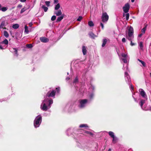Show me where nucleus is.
I'll return each instance as SVG.
<instances>
[{
  "mask_svg": "<svg viewBox=\"0 0 151 151\" xmlns=\"http://www.w3.org/2000/svg\"><path fill=\"white\" fill-rule=\"evenodd\" d=\"M55 95V91L53 90L51 92L49 91L47 93L45 99L43 100L41 105V109L44 111H46L51 107V105L53 103V100L49 99L47 97H54Z\"/></svg>",
  "mask_w": 151,
  "mask_h": 151,
  "instance_id": "nucleus-1",
  "label": "nucleus"
},
{
  "mask_svg": "<svg viewBox=\"0 0 151 151\" xmlns=\"http://www.w3.org/2000/svg\"><path fill=\"white\" fill-rule=\"evenodd\" d=\"M126 38L129 41H130V45L131 46H133L135 45V44L132 42V40L134 38L133 29L130 27L128 29V32H126Z\"/></svg>",
  "mask_w": 151,
  "mask_h": 151,
  "instance_id": "nucleus-2",
  "label": "nucleus"
},
{
  "mask_svg": "<svg viewBox=\"0 0 151 151\" xmlns=\"http://www.w3.org/2000/svg\"><path fill=\"white\" fill-rule=\"evenodd\" d=\"M42 120V117L40 115L36 116L34 120V125L36 128L39 127L40 125Z\"/></svg>",
  "mask_w": 151,
  "mask_h": 151,
  "instance_id": "nucleus-3",
  "label": "nucleus"
},
{
  "mask_svg": "<svg viewBox=\"0 0 151 151\" xmlns=\"http://www.w3.org/2000/svg\"><path fill=\"white\" fill-rule=\"evenodd\" d=\"M125 78L127 83L130 85V88L133 90L134 88L132 84H131V80L127 72H125L124 73Z\"/></svg>",
  "mask_w": 151,
  "mask_h": 151,
  "instance_id": "nucleus-4",
  "label": "nucleus"
},
{
  "mask_svg": "<svg viewBox=\"0 0 151 151\" xmlns=\"http://www.w3.org/2000/svg\"><path fill=\"white\" fill-rule=\"evenodd\" d=\"M121 55L122 58H121L119 57L120 60L123 61L124 63H127V61L129 59V58L127 55V54L123 53ZM119 56L120 57L119 55Z\"/></svg>",
  "mask_w": 151,
  "mask_h": 151,
  "instance_id": "nucleus-5",
  "label": "nucleus"
},
{
  "mask_svg": "<svg viewBox=\"0 0 151 151\" xmlns=\"http://www.w3.org/2000/svg\"><path fill=\"white\" fill-rule=\"evenodd\" d=\"M102 21L104 23H106L108 20L109 16L106 12H103L101 16Z\"/></svg>",
  "mask_w": 151,
  "mask_h": 151,
  "instance_id": "nucleus-6",
  "label": "nucleus"
},
{
  "mask_svg": "<svg viewBox=\"0 0 151 151\" xmlns=\"http://www.w3.org/2000/svg\"><path fill=\"white\" fill-rule=\"evenodd\" d=\"M87 99H84L81 100L80 101L79 107L81 108H83L85 106L87 102Z\"/></svg>",
  "mask_w": 151,
  "mask_h": 151,
  "instance_id": "nucleus-7",
  "label": "nucleus"
},
{
  "mask_svg": "<svg viewBox=\"0 0 151 151\" xmlns=\"http://www.w3.org/2000/svg\"><path fill=\"white\" fill-rule=\"evenodd\" d=\"M130 8V5L128 3L125 4L123 7V9L124 13H127L129 12Z\"/></svg>",
  "mask_w": 151,
  "mask_h": 151,
  "instance_id": "nucleus-8",
  "label": "nucleus"
},
{
  "mask_svg": "<svg viewBox=\"0 0 151 151\" xmlns=\"http://www.w3.org/2000/svg\"><path fill=\"white\" fill-rule=\"evenodd\" d=\"M139 91L142 97L147 100V96L144 91L142 89L140 88L139 89Z\"/></svg>",
  "mask_w": 151,
  "mask_h": 151,
  "instance_id": "nucleus-9",
  "label": "nucleus"
},
{
  "mask_svg": "<svg viewBox=\"0 0 151 151\" xmlns=\"http://www.w3.org/2000/svg\"><path fill=\"white\" fill-rule=\"evenodd\" d=\"M9 24L8 20H5L2 21L0 25V29L1 28H3L4 27H5L7 25Z\"/></svg>",
  "mask_w": 151,
  "mask_h": 151,
  "instance_id": "nucleus-10",
  "label": "nucleus"
},
{
  "mask_svg": "<svg viewBox=\"0 0 151 151\" xmlns=\"http://www.w3.org/2000/svg\"><path fill=\"white\" fill-rule=\"evenodd\" d=\"M40 5L41 7L43 9L45 12H46L47 11L48 8L44 5V1H42L41 2Z\"/></svg>",
  "mask_w": 151,
  "mask_h": 151,
  "instance_id": "nucleus-11",
  "label": "nucleus"
},
{
  "mask_svg": "<svg viewBox=\"0 0 151 151\" xmlns=\"http://www.w3.org/2000/svg\"><path fill=\"white\" fill-rule=\"evenodd\" d=\"M145 100L143 99H141V100L140 102L139 103V104L141 108L144 110V109H147V108L146 107H143V104L145 103Z\"/></svg>",
  "mask_w": 151,
  "mask_h": 151,
  "instance_id": "nucleus-12",
  "label": "nucleus"
},
{
  "mask_svg": "<svg viewBox=\"0 0 151 151\" xmlns=\"http://www.w3.org/2000/svg\"><path fill=\"white\" fill-rule=\"evenodd\" d=\"M40 41L43 42H46L48 41V39L45 37H41L40 38Z\"/></svg>",
  "mask_w": 151,
  "mask_h": 151,
  "instance_id": "nucleus-13",
  "label": "nucleus"
},
{
  "mask_svg": "<svg viewBox=\"0 0 151 151\" xmlns=\"http://www.w3.org/2000/svg\"><path fill=\"white\" fill-rule=\"evenodd\" d=\"M11 50L12 52H13L14 53L15 56H17L18 54L17 53V50L16 48H12L11 49Z\"/></svg>",
  "mask_w": 151,
  "mask_h": 151,
  "instance_id": "nucleus-14",
  "label": "nucleus"
},
{
  "mask_svg": "<svg viewBox=\"0 0 151 151\" xmlns=\"http://www.w3.org/2000/svg\"><path fill=\"white\" fill-rule=\"evenodd\" d=\"M54 13L57 16H59L60 15H62V12L61 10H59L58 11H55Z\"/></svg>",
  "mask_w": 151,
  "mask_h": 151,
  "instance_id": "nucleus-15",
  "label": "nucleus"
},
{
  "mask_svg": "<svg viewBox=\"0 0 151 151\" xmlns=\"http://www.w3.org/2000/svg\"><path fill=\"white\" fill-rule=\"evenodd\" d=\"M82 50L83 54L84 55H85L86 54L87 50L86 47L85 46H83L82 47Z\"/></svg>",
  "mask_w": 151,
  "mask_h": 151,
  "instance_id": "nucleus-16",
  "label": "nucleus"
},
{
  "mask_svg": "<svg viewBox=\"0 0 151 151\" xmlns=\"http://www.w3.org/2000/svg\"><path fill=\"white\" fill-rule=\"evenodd\" d=\"M64 16V14H63L61 16L58 17L57 19V22H59L60 21L63 19Z\"/></svg>",
  "mask_w": 151,
  "mask_h": 151,
  "instance_id": "nucleus-17",
  "label": "nucleus"
},
{
  "mask_svg": "<svg viewBox=\"0 0 151 151\" xmlns=\"http://www.w3.org/2000/svg\"><path fill=\"white\" fill-rule=\"evenodd\" d=\"M7 46H6L4 44H1V42L0 43V49L3 50L4 49L6 48Z\"/></svg>",
  "mask_w": 151,
  "mask_h": 151,
  "instance_id": "nucleus-18",
  "label": "nucleus"
},
{
  "mask_svg": "<svg viewBox=\"0 0 151 151\" xmlns=\"http://www.w3.org/2000/svg\"><path fill=\"white\" fill-rule=\"evenodd\" d=\"M1 42V44H4L7 46L9 43L8 40L6 39H5L3 41Z\"/></svg>",
  "mask_w": 151,
  "mask_h": 151,
  "instance_id": "nucleus-19",
  "label": "nucleus"
},
{
  "mask_svg": "<svg viewBox=\"0 0 151 151\" xmlns=\"http://www.w3.org/2000/svg\"><path fill=\"white\" fill-rule=\"evenodd\" d=\"M107 42V40L105 38L103 39V43L102 45V47H104L105 45L106 42Z\"/></svg>",
  "mask_w": 151,
  "mask_h": 151,
  "instance_id": "nucleus-20",
  "label": "nucleus"
},
{
  "mask_svg": "<svg viewBox=\"0 0 151 151\" xmlns=\"http://www.w3.org/2000/svg\"><path fill=\"white\" fill-rule=\"evenodd\" d=\"M147 24H146L145 25V27L144 28H143L142 29L141 31L142 34H144L145 33V31L147 29Z\"/></svg>",
  "mask_w": 151,
  "mask_h": 151,
  "instance_id": "nucleus-21",
  "label": "nucleus"
},
{
  "mask_svg": "<svg viewBox=\"0 0 151 151\" xmlns=\"http://www.w3.org/2000/svg\"><path fill=\"white\" fill-rule=\"evenodd\" d=\"M24 32L26 34H28L29 32L28 27L27 25H26L24 27Z\"/></svg>",
  "mask_w": 151,
  "mask_h": 151,
  "instance_id": "nucleus-22",
  "label": "nucleus"
},
{
  "mask_svg": "<svg viewBox=\"0 0 151 151\" xmlns=\"http://www.w3.org/2000/svg\"><path fill=\"white\" fill-rule=\"evenodd\" d=\"M89 35L92 38H94L95 37H97V36L95 35L92 32H90L89 34Z\"/></svg>",
  "mask_w": 151,
  "mask_h": 151,
  "instance_id": "nucleus-23",
  "label": "nucleus"
},
{
  "mask_svg": "<svg viewBox=\"0 0 151 151\" xmlns=\"http://www.w3.org/2000/svg\"><path fill=\"white\" fill-rule=\"evenodd\" d=\"M108 133L111 137L113 138L115 137L114 133L113 132L110 131Z\"/></svg>",
  "mask_w": 151,
  "mask_h": 151,
  "instance_id": "nucleus-24",
  "label": "nucleus"
},
{
  "mask_svg": "<svg viewBox=\"0 0 151 151\" xmlns=\"http://www.w3.org/2000/svg\"><path fill=\"white\" fill-rule=\"evenodd\" d=\"M19 25L18 24H14L13 25L12 27L14 29H17L19 27Z\"/></svg>",
  "mask_w": 151,
  "mask_h": 151,
  "instance_id": "nucleus-25",
  "label": "nucleus"
},
{
  "mask_svg": "<svg viewBox=\"0 0 151 151\" xmlns=\"http://www.w3.org/2000/svg\"><path fill=\"white\" fill-rule=\"evenodd\" d=\"M60 5L59 3H58L55 5V9L56 10H58L60 8Z\"/></svg>",
  "mask_w": 151,
  "mask_h": 151,
  "instance_id": "nucleus-26",
  "label": "nucleus"
},
{
  "mask_svg": "<svg viewBox=\"0 0 151 151\" xmlns=\"http://www.w3.org/2000/svg\"><path fill=\"white\" fill-rule=\"evenodd\" d=\"M79 127L80 128H82V127H88L87 126V125L86 124H81L80 125Z\"/></svg>",
  "mask_w": 151,
  "mask_h": 151,
  "instance_id": "nucleus-27",
  "label": "nucleus"
},
{
  "mask_svg": "<svg viewBox=\"0 0 151 151\" xmlns=\"http://www.w3.org/2000/svg\"><path fill=\"white\" fill-rule=\"evenodd\" d=\"M113 140H112V142L114 143H115L117 141V138L114 137L112 138Z\"/></svg>",
  "mask_w": 151,
  "mask_h": 151,
  "instance_id": "nucleus-28",
  "label": "nucleus"
},
{
  "mask_svg": "<svg viewBox=\"0 0 151 151\" xmlns=\"http://www.w3.org/2000/svg\"><path fill=\"white\" fill-rule=\"evenodd\" d=\"M4 36H5L6 38L8 37L9 36V34L8 33V32L6 31H4Z\"/></svg>",
  "mask_w": 151,
  "mask_h": 151,
  "instance_id": "nucleus-29",
  "label": "nucleus"
},
{
  "mask_svg": "<svg viewBox=\"0 0 151 151\" xmlns=\"http://www.w3.org/2000/svg\"><path fill=\"white\" fill-rule=\"evenodd\" d=\"M8 9L7 7H1V10L2 12H4L6 11Z\"/></svg>",
  "mask_w": 151,
  "mask_h": 151,
  "instance_id": "nucleus-30",
  "label": "nucleus"
},
{
  "mask_svg": "<svg viewBox=\"0 0 151 151\" xmlns=\"http://www.w3.org/2000/svg\"><path fill=\"white\" fill-rule=\"evenodd\" d=\"M139 46L141 50H142L143 48V43L142 42H140L139 44Z\"/></svg>",
  "mask_w": 151,
  "mask_h": 151,
  "instance_id": "nucleus-31",
  "label": "nucleus"
},
{
  "mask_svg": "<svg viewBox=\"0 0 151 151\" xmlns=\"http://www.w3.org/2000/svg\"><path fill=\"white\" fill-rule=\"evenodd\" d=\"M126 14H124L123 15H125L126 17V20H128L129 19V14L128 13H126Z\"/></svg>",
  "mask_w": 151,
  "mask_h": 151,
  "instance_id": "nucleus-32",
  "label": "nucleus"
},
{
  "mask_svg": "<svg viewBox=\"0 0 151 151\" xmlns=\"http://www.w3.org/2000/svg\"><path fill=\"white\" fill-rule=\"evenodd\" d=\"M73 83H76L78 82V80L77 77H76L75 78V79L73 81Z\"/></svg>",
  "mask_w": 151,
  "mask_h": 151,
  "instance_id": "nucleus-33",
  "label": "nucleus"
},
{
  "mask_svg": "<svg viewBox=\"0 0 151 151\" xmlns=\"http://www.w3.org/2000/svg\"><path fill=\"white\" fill-rule=\"evenodd\" d=\"M50 2L49 1H46L44 2V4H45L47 6H50Z\"/></svg>",
  "mask_w": 151,
  "mask_h": 151,
  "instance_id": "nucleus-34",
  "label": "nucleus"
},
{
  "mask_svg": "<svg viewBox=\"0 0 151 151\" xmlns=\"http://www.w3.org/2000/svg\"><path fill=\"white\" fill-rule=\"evenodd\" d=\"M88 25L90 27H92L93 26V23L92 21H89L88 22Z\"/></svg>",
  "mask_w": 151,
  "mask_h": 151,
  "instance_id": "nucleus-35",
  "label": "nucleus"
},
{
  "mask_svg": "<svg viewBox=\"0 0 151 151\" xmlns=\"http://www.w3.org/2000/svg\"><path fill=\"white\" fill-rule=\"evenodd\" d=\"M94 94L93 93H91L89 95V97L90 99H91L93 97Z\"/></svg>",
  "mask_w": 151,
  "mask_h": 151,
  "instance_id": "nucleus-36",
  "label": "nucleus"
},
{
  "mask_svg": "<svg viewBox=\"0 0 151 151\" xmlns=\"http://www.w3.org/2000/svg\"><path fill=\"white\" fill-rule=\"evenodd\" d=\"M26 46L28 48H31L32 47V45L31 44H27Z\"/></svg>",
  "mask_w": 151,
  "mask_h": 151,
  "instance_id": "nucleus-37",
  "label": "nucleus"
},
{
  "mask_svg": "<svg viewBox=\"0 0 151 151\" xmlns=\"http://www.w3.org/2000/svg\"><path fill=\"white\" fill-rule=\"evenodd\" d=\"M56 17L55 16H53L51 17V19L52 21H54L56 19Z\"/></svg>",
  "mask_w": 151,
  "mask_h": 151,
  "instance_id": "nucleus-38",
  "label": "nucleus"
},
{
  "mask_svg": "<svg viewBox=\"0 0 151 151\" xmlns=\"http://www.w3.org/2000/svg\"><path fill=\"white\" fill-rule=\"evenodd\" d=\"M82 17L81 16L79 17L77 19V20L78 21H80L82 19Z\"/></svg>",
  "mask_w": 151,
  "mask_h": 151,
  "instance_id": "nucleus-39",
  "label": "nucleus"
},
{
  "mask_svg": "<svg viewBox=\"0 0 151 151\" xmlns=\"http://www.w3.org/2000/svg\"><path fill=\"white\" fill-rule=\"evenodd\" d=\"M144 110H150L151 111V106H150L148 108H147V109H144Z\"/></svg>",
  "mask_w": 151,
  "mask_h": 151,
  "instance_id": "nucleus-40",
  "label": "nucleus"
},
{
  "mask_svg": "<svg viewBox=\"0 0 151 151\" xmlns=\"http://www.w3.org/2000/svg\"><path fill=\"white\" fill-rule=\"evenodd\" d=\"M26 10V9H24V8H23L22 9L21 11V12H20V13H23Z\"/></svg>",
  "mask_w": 151,
  "mask_h": 151,
  "instance_id": "nucleus-41",
  "label": "nucleus"
},
{
  "mask_svg": "<svg viewBox=\"0 0 151 151\" xmlns=\"http://www.w3.org/2000/svg\"><path fill=\"white\" fill-rule=\"evenodd\" d=\"M86 133H87V134H90V135H93V134L91 133V132H88V131H86Z\"/></svg>",
  "mask_w": 151,
  "mask_h": 151,
  "instance_id": "nucleus-42",
  "label": "nucleus"
},
{
  "mask_svg": "<svg viewBox=\"0 0 151 151\" xmlns=\"http://www.w3.org/2000/svg\"><path fill=\"white\" fill-rule=\"evenodd\" d=\"M141 63L142 64L143 66H144V67H145V62H144L143 61H142V62Z\"/></svg>",
  "mask_w": 151,
  "mask_h": 151,
  "instance_id": "nucleus-43",
  "label": "nucleus"
},
{
  "mask_svg": "<svg viewBox=\"0 0 151 151\" xmlns=\"http://www.w3.org/2000/svg\"><path fill=\"white\" fill-rule=\"evenodd\" d=\"M122 41L123 42H126V39L125 38H123L122 39Z\"/></svg>",
  "mask_w": 151,
  "mask_h": 151,
  "instance_id": "nucleus-44",
  "label": "nucleus"
},
{
  "mask_svg": "<svg viewBox=\"0 0 151 151\" xmlns=\"http://www.w3.org/2000/svg\"><path fill=\"white\" fill-rule=\"evenodd\" d=\"M100 25H101V26L102 29H104V24L102 23H101Z\"/></svg>",
  "mask_w": 151,
  "mask_h": 151,
  "instance_id": "nucleus-45",
  "label": "nucleus"
},
{
  "mask_svg": "<svg viewBox=\"0 0 151 151\" xmlns=\"http://www.w3.org/2000/svg\"><path fill=\"white\" fill-rule=\"evenodd\" d=\"M56 90H57V92H58L60 90V88L59 87L56 88Z\"/></svg>",
  "mask_w": 151,
  "mask_h": 151,
  "instance_id": "nucleus-46",
  "label": "nucleus"
},
{
  "mask_svg": "<svg viewBox=\"0 0 151 151\" xmlns=\"http://www.w3.org/2000/svg\"><path fill=\"white\" fill-rule=\"evenodd\" d=\"M29 26L30 27H31L32 25V22H30L29 24Z\"/></svg>",
  "mask_w": 151,
  "mask_h": 151,
  "instance_id": "nucleus-47",
  "label": "nucleus"
},
{
  "mask_svg": "<svg viewBox=\"0 0 151 151\" xmlns=\"http://www.w3.org/2000/svg\"><path fill=\"white\" fill-rule=\"evenodd\" d=\"M58 1H54V4H57L58 2Z\"/></svg>",
  "mask_w": 151,
  "mask_h": 151,
  "instance_id": "nucleus-48",
  "label": "nucleus"
},
{
  "mask_svg": "<svg viewBox=\"0 0 151 151\" xmlns=\"http://www.w3.org/2000/svg\"><path fill=\"white\" fill-rule=\"evenodd\" d=\"M126 69L127 70V69H128V68H127V66H126V68H125V67H124H124H123V70H125V69H126Z\"/></svg>",
  "mask_w": 151,
  "mask_h": 151,
  "instance_id": "nucleus-49",
  "label": "nucleus"
},
{
  "mask_svg": "<svg viewBox=\"0 0 151 151\" xmlns=\"http://www.w3.org/2000/svg\"><path fill=\"white\" fill-rule=\"evenodd\" d=\"M138 60L139 62H140L141 63H142V62L143 61H142V60H139V59H138Z\"/></svg>",
  "mask_w": 151,
  "mask_h": 151,
  "instance_id": "nucleus-50",
  "label": "nucleus"
},
{
  "mask_svg": "<svg viewBox=\"0 0 151 151\" xmlns=\"http://www.w3.org/2000/svg\"><path fill=\"white\" fill-rule=\"evenodd\" d=\"M138 60L139 62H140L141 63H142V62L143 61H142V60H139V59H138Z\"/></svg>",
  "mask_w": 151,
  "mask_h": 151,
  "instance_id": "nucleus-51",
  "label": "nucleus"
},
{
  "mask_svg": "<svg viewBox=\"0 0 151 151\" xmlns=\"http://www.w3.org/2000/svg\"><path fill=\"white\" fill-rule=\"evenodd\" d=\"M70 79V78L69 77H67L66 78V80L67 81L69 80Z\"/></svg>",
  "mask_w": 151,
  "mask_h": 151,
  "instance_id": "nucleus-52",
  "label": "nucleus"
},
{
  "mask_svg": "<svg viewBox=\"0 0 151 151\" xmlns=\"http://www.w3.org/2000/svg\"><path fill=\"white\" fill-rule=\"evenodd\" d=\"M18 7H22V5H19Z\"/></svg>",
  "mask_w": 151,
  "mask_h": 151,
  "instance_id": "nucleus-53",
  "label": "nucleus"
},
{
  "mask_svg": "<svg viewBox=\"0 0 151 151\" xmlns=\"http://www.w3.org/2000/svg\"><path fill=\"white\" fill-rule=\"evenodd\" d=\"M142 34H142H139V37H141L142 35V34Z\"/></svg>",
  "mask_w": 151,
  "mask_h": 151,
  "instance_id": "nucleus-54",
  "label": "nucleus"
},
{
  "mask_svg": "<svg viewBox=\"0 0 151 151\" xmlns=\"http://www.w3.org/2000/svg\"><path fill=\"white\" fill-rule=\"evenodd\" d=\"M1 29H6V27H4L3 28H1Z\"/></svg>",
  "mask_w": 151,
  "mask_h": 151,
  "instance_id": "nucleus-55",
  "label": "nucleus"
},
{
  "mask_svg": "<svg viewBox=\"0 0 151 151\" xmlns=\"http://www.w3.org/2000/svg\"><path fill=\"white\" fill-rule=\"evenodd\" d=\"M111 149H109L108 150V151H111Z\"/></svg>",
  "mask_w": 151,
  "mask_h": 151,
  "instance_id": "nucleus-56",
  "label": "nucleus"
},
{
  "mask_svg": "<svg viewBox=\"0 0 151 151\" xmlns=\"http://www.w3.org/2000/svg\"><path fill=\"white\" fill-rule=\"evenodd\" d=\"M1 5L0 4V10H1Z\"/></svg>",
  "mask_w": 151,
  "mask_h": 151,
  "instance_id": "nucleus-57",
  "label": "nucleus"
},
{
  "mask_svg": "<svg viewBox=\"0 0 151 151\" xmlns=\"http://www.w3.org/2000/svg\"><path fill=\"white\" fill-rule=\"evenodd\" d=\"M26 1H24V0H23V1H21L22 2H24Z\"/></svg>",
  "mask_w": 151,
  "mask_h": 151,
  "instance_id": "nucleus-58",
  "label": "nucleus"
},
{
  "mask_svg": "<svg viewBox=\"0 0 151 151\" xmlns=\"http://www.w3.org/2000/svg\"><path fill=\"white\" fill-rule=\"evenodd\" d=\"M132 2H133L134 1H131Z\"/></svg>",
  "mask_w": 151,
  "mask_h": 151,
  "instance_id": "nucleus-59",
  "label": "nucleus"
},
{
  "mask_svg": "<svg viewBox=\"0 0 151 151\" xmlns=\"http://www.w3.org/2000/svg\"><path fill=\"white\" fill-rule=\"evenodd\" d=\"M134 100H135V101H136V100L135 99V98H134Z\"/></svg>",
  "mask_w": 151,
  "mask_h": 151,
  "instance_id": "nucleus-60",
  "label": "nucleus"
},
{
  "mask_svg": "<svg viewBox=\"0 0 151 151\" xmlns=\"http://www.w3.org/2000/svg\"><path fill=\"white\" fill-rule=\"evenodd\" d=\"M67 74H68H68H69L68 72V73H67Z\"/></svg>",
  "mask_w": 151,
  "mask_h": 151,
  "instance_id": "nucleus-61",
  "label": "nucleus"
},
{
  "mask_svg": "<svg viewBox=\"0 0 151 151\" xmlns=\"http://www.w3.org/2000/svg\"><path fill=\"white\" fill-rule=\"evenodd\" d=\"M69 129H68L67 130V131H69Z\"/></svg>",
  "mask_w": 151,
  "mask_h": 151,
  "instance_id": "nucleus-62",
  "label": "nucleus"
},
{
  "mask_svg": "<svg viewBox=\"0 0 151 151\" xmlns=\"http://www.w3.org/2000/svg\"><path fill=\"white\" fill-rule=\"evenodd\" d=\"M92 88V87H91L90 88Z\"/></svg>",
  "mask_w": 151,
  "mask_h": 151,
  "instance_id": "nucleus-63",
  "label": "nucleus"
}]
</instances>
